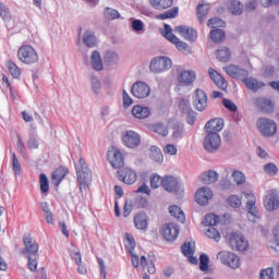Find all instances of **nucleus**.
<instances>
[{"instance_id": "ddd939ff", "label": "nucleus", "mask_w": 279, "mask_h": 279, "mask_svg": "<svg viewBox=\"0 0 279 279\" xmlns=\"http://www.w3.org/2000/svg\"><path fill=\"white\" fill-rule=\"evenodd\" d=\"M122 141L125 147H129V149H135V147L141 145V135L134 131H126L122 136Z\"/></svg>"}, {"instance_id": "4d7b16f0", "label": "nucleus", "mask_w": 279, "mask_h": 279, "mask_svg": "<svg viewBox=\"0 0 279 279\" xmlns=\"http://www.w3.org/2000/svg\"><path fill=\"white\" fill-rule=\"evenodd\" d=\"M264 171L267 175H276L278 173V166L274 162L266 163L264 166Z\"/></svg>"}, {"instance_id": "09e8293b", "label": "nucleus", "mask_w": 279, "mask_h": 279, "mask_svg": "<svg viewBox=\"0 0 279 279\" xmlns=\"http://www.w3.org/2000/svg\"><path fill=\"white\" fill-rule=\"evenodd\" d=\"M12 169L15 175H21L22 173L21 161H19V158L16 157V153L12 154Z\"/></svg>"}, {"instance_id": "5fc2aeb1", "label": "nucleus", "mask_w": 279, "mask_h": 279, "mask_svg": "<svg viewBox=\"0 0 279 279\" xmlns=\"http://www.w3.org/2000/svg\"><path fill=\"white\" fill-rule=\"evenodd\" d=\"M179 110H181L183 114H186L187 112L193 111V109H191V102L189 101V99L186 98L181 99V101L179 102Z\"/></svg>"}, {"instance_id": "49530a36", "label": "nucleus", "mask_w": 279, "mask_h": 279, "mask_svg": "<svg viewBox=\"0 0 279 279\" xmlns=\"http://www.w3.org/2000/svg\"><path fill=\"white\" fill-rule=\"evenodd\" d=\"M238 186L245 184V174L241 170H234L231 174Z\"/></svg>"}, {"instance_id": "4be33fe9", "label": "nucleus", "mask_w": 279, "mask_h": 279, "mask_svg": "<svg viewBox=\"0 0 279 279\" xmlns=\"http://www.w3.org/2000/svg\"><path fill=\"white\" fill-rule=\"evenodd\" d=\"M207 134H219L223 130V119H213L205 124Z\"/></svg>"}, {"instance_id": "864d4df0", "label": "nucleus", "mask_w": 279, "mask_h": 279, "mask_svg": "<svg viewBox=\"0 0 279 279\" xmlns=\"http://www.w3.org/2000/svg\"><path fill=\"white\" fill-rule=\"evenodd\" d=\"M105 62L108 64H117V62H119V54L113 51H107L105 54Z\"/></svg>"}, {"instance_id": "c03bdc74", "label": "nucleus", "mask_w": 279, "mask_h": 279, "mask_svg": "<svg viewBox=\"0 0 279 279\" xmlns=\"http://www.w3.org/2000/svg\"><path fill=\"white\" fill-rule=\"evenodd\" d=\"M39 184L41 193H49V179L47 178V174H39Z\"/></svg>"}, {"instance_id": "603ef678", "label": "nucleus", "mask_w": 279, "mask_h": 279, "mask_svg": "<svg viewBox=\"0 0 279 279\" xmlns=\"http://www.w3.org/2000/svg\"><path fill=\"white\" fill-rule=\"evenodd\" d=\"M226 25V22L219 17H213L209 19L207 22V26L211 27L213 29H217V27H223Z\"/></svg>"}, {"instance_id": "de8ad7c7", "label": "nucleus", "mask_w": 279, "mask_h": 279, "mask_svg": "<svg viewBox=\"0 0 279 279\" xmlns=\"http://www.w3.org/2000/svg\"><path fill=\"white\" fill-rule=\"evenodd\" d=\"M131 27L136 34H143L145 32V23L141 20H132Z\"/></svg>"}, {"instance_id": "2eb2a0df", "label": "nucleus", "mask_w": 279, "mask_h": 279, "mask_svg": "<svg viewBox=\"0 0 279 279\" xmlns=\"http://www.w3.org/2000/svg\"><path fill=\"white\" fill-rule=\"evenodd\" d=\"M223 69L226 71L227 75H229L230 77H233V80H242L243 81L245 77H247V75H250L247 70L242 69L239 65L230 64Z\"/></svg>"}, {"instance_id": "8fccbe9b", "label": "nucleus", "mask_w": 279, "mask_h": 279, "mask_svg": "<svg viewBox=\"0 0 279 279\" xmlns=\"http://www.w3.org/2000/svg\"><path fill=\"white\" fill-rule=\"evenodd\" d=\"M178 12H179L178 7H174L172 9H169L165 13L160 14L159 19H161V21H165L167 19H175V16H178Z\"/></svg>"}, {"instance_id": "7ed1b4c3", "label": "nucleus", "mask_w": 279, "mask_h": 279, "mask_svg": "<svg viewBox=\"0 0 279 279\" xmlns=\"http://www.w3.org/2000/svg\"><path fill=\"white\" fill-rule=\"evenodd\" d=\"M165 38L175 45L178 51H182L183 53H191V46L184 41H180V38L173 34V28L171 25L165 24Z\"/></svg>"}, {"instance_id": "2f4dec72", "label": "nucleus", "mask_w": 279, "mask_h": 279, "mask_svg": "<svg viewBox=\"0 0 279 279\" xmlns=\"http://www.w3.org/2000/svg\"><path fill=\"white\" fill-rule=\"evenodd\" d=\"M134 225L137 230H147V215L140 213L134 217Z\"/></svg>"}, {"instance_id": "79ce46f5", "label": "nucleus", "mask_w": 279, "mask_h": 279, "mask_svg": "<svg viewBox=\"0 0 279 279\" xmlns=\"http://www.w3.org/2000/svg\"><path fill=\"white\" fill-rule=\"evenodd\" d=\"M90 88L95 95H99L101 93V81L99 80V77H90Z\"/></svg>"}, {"instance_id": "c756f323", "label": "nucleus", "mask_w": 279, "mask_h": 279, "mask_svg": "<svg viewBox=\"0 0 279 279\" xmlns=\"http://www.w3.org/2000/svg\"><path fill=\"white\" fill-rule=\"evenodd\" d=\"M209 36L213 43H216L217 45H219L223 40H226V31L221 28H214L213 31H210Z\"/></svg>"}, {"instance_id": "423d86ee", "label": "nucleus", "mask_w": 279, "mask_h": 279, "mask_svg": "<svg viewBox=\"0 0 279 279\" xmlns=\"http://www.w3.org/2000/svg\"><path fill=\"white\" fill-rule=\"evenodd\" d=\"M257 129L259 130L263 136H267L268 138L274 136L276 132H278V126L274 120L267 118H259L256 123Z\"/></svg>"}, {"instance_id": "4c0bfd02", "label": "nucleus", "mask_w": 279, "mask_h": 279, "mask_svg": "<svg viewBox=\"0 0 279 279\" xmlns=\"http://www.w3.org/2000/svg\"><path fill=\"white\" fill-rule=\"evenodd\" d=\"M181 250L183 255L190 258V263H197V259L193 258V254H195V251H193V246H191V242H185L181 246Z\"/></svg>"}, {"instance_id": "7c9ffc66", "label": "nucleus", "mask_w": 279, "mask_h": 279, "mask_svg": "<svg viewBox=\"0 0 279 279\" xmlns=\"http://www.w3.org/2000/svg\"><path fill=\"white\" fill-rule=\"evenodd\" d=\"M169 213H170L171 217H174L181 223H184V221H186V216L184 215V211L182 210V208H180L179 206H177V205L170 206Z\"/></svg>"}, {"instance_id": "a19ab883", "label": "nucleus", "mask_w": 279, "mask_h": 279, "mask_svg": "<svg viewBox=\"0 0 279 279\" xmlns=\"http://www.w3.org/2000/svg\"><path fill=\"white\" fill-rule=\"evenodd\" d=\"M203 223L205 226H208L209 228H215V226H217V223H219V216H217L215 214H208L205 216Z\"/></svg>"}, {"instance_id": "b1692460", "label": "nucleus", "mask_w": 279, "mask_h": 279, "mask_svg": "<svg viewBox=\"0 0 279 279\" xmlns=\"http://www.w3.org/2000/svg\"><path fill=\"white\" fill-rule=\"evenodd\" d=\"M69 170L64 167H59L57 170L52 172L51 180L54 186H60V183L66 178Z\"/></svg>"}, {"instance_id": "338daca9", "label": "nucleus", "mask_w": 279, "mask_h": 279, "mask_svg": "<svg viewBox=\"0 0 279 279\" xmlns=\"http://www.w3.org/2000/svg\"><path fill=\"white\" fill-rule=\"evenodd\" d=\"M155 132H157V134H160L161 136L169 135V130H167V126H165V124H157L155 126Z\"/></svg>"}, {"instance_id": "cd10ccee", "label": "nucleus", "mask_w": 279, "mask_h": 279, "mask_svg": "<svg viewBox=\"0 0 279 279\" xmlns=\"http://www.w3.org/2000/svg\"><path fill=\"white\" fill-rule=\"evenodd\" d=\"M92 68L94 71H104V61L99 51L94 50L90 56Z\"/></svg>"}, {"instance_id": "f8f14e48", "label": "nucleus", "mask_w": 279, "mask_h": 279, "mask_svg": "<svg viewBox=\"0 0 279 279\" xmlns=\"http://www.w3.org/2000/svg\"><path fill=\"white\" fill-rule=\"evenodd\" d=\"M193 106L198 112H204L208 108V95L201 88H197L193 96Z\"/></svg>"}, {"instance_id": "393cba45", "label": "nucleus", "mask_w": 279, "mask_h": 279, "mask_svg": "<svg viewBox=\"0 0 279 279\" xmlns=\"http://www.w3.org/2000/svg\"><path fill=\"white\" fill-rule=\"evenodd\" d=\"M208 74L215 84L221 88V90H226V88H228V82H226L221 74H219V72H217L215 69H209Z\"/></svg>"}, {"instance_id": "bf43d9fd", "label": "nucleus", "mask_w": 279, "mask_h": 279, "mask_svg": "<svg viewBox=\"0 0 279 279\" xmlns=\"http://www.w3.org/2000/svg\"><path fill=\"white\" fill-rule=\"evenodd\" d=\"M126 244L125 247L129 250V253L132 254V250L136 247V241H134V236L130 233H125Z\"/></svg>"}, {"instance_id": "a211bd4d", "label": "nucleus", "mask_w": 279, "mask_h": 279, "mask_svg": "<svg viewBox=\"0 0 279 279\" xmlns=\"http://www.w3.org/2000/svg\"><path fill=\"white\" fill-rule=\"evenodd\" d=\"M162 234L166 241H175L180 234V228L173 222L163 225Z\"/></svg>"}, {"instance_id": "72a5a7b5", "label": "nucleus", "mask_w": 279, "mask_h": 279, "mask_svg": "<svg viewBox=\"0 0 279 279\" xmlns=\"http://www.w3.org/2000/svg\"><path fill=\"white\" fill-rule=\"evenodd\" d=\"M149 3L155 10H167L173 5V0H149Z\"/></svg>"}, {"instance_id": "69168bd1", "label": "nucleus", "mask_w": 279, "mask_h": 279, "mask_svg": "<svg viewBox=\"0 0 279 279\" xmlns=\"http://www.w3.org/2000/svg\"><path fill=\"white\" fill-rule=\"evenodd\" d=\"M260 279H274V268L268 267L260 270Z\"/></svg>"}, {"instance_id": "a18cd8bd", "label": "nucleus", "mask_w": 279, "mask_h": 279, "mask_svg": "<svg viewBox=\"0 0 279 279\" xmlns=\"http://www.w3.org/2000/svg\"><path fill=\"white\" fill-rule=\"evenodd\" d=\"M105 17L108 19V21H114L117 19H121V14L116 9L106 8Z\"/></svg>"}, {"instance_id": "f3484780", "label": "nucleus", "mask_w": 279, "mask_h": 279, "mask_svg": "<svg viewBox=\"0 0 279 279\" xmlns=\"http://www.w3.org/2000/svg\"><path fill=\"white\" fill-rule=\"evenodd\" d=\"M174 32L190 43H195V40H197V31H194L193 27L180 25L174 27Z\"/></svg>"}, {"instance_id": "6e6552de", "label": "nucleus", "mask_w": 279, "mask_h": 279, "mask_svg": "<svg viewBox=\"0 0 279 279\" xmlns=\"http://www.w3.org/2000/svg\"><path fill=\"white\" fill-rule=\"evenodd\" d=\"M24 248L22 250L23 256L25 258L34 256V258H38V244L34 239H32V235L26 234L23 238Z\"/></svg>"}, {"instance_id": "20e7f679", "label": "nucleus", "mask_w": 279, "mask_h": 279, "mask_svg": "<svg viewBox=\"0 0 279 279\" xmlns=\"http://www.w3.org/2000/svg\"><path fill=\"white\" fill-rule=\"evenodd\" d=\"M217 259L220 260L222 265L230 267L231 269H239L241 267V259L236 254L230 251H222L217 254Z\"/></svg>"}, {"instance_id": "a878e982", "label": "nucleus", "mask_w": 279, "mask_h": 279, "mask_svg": "<svg viewBox=\"0 0 279 279\" xmlns=\"http://www.w3.org/2000/svg\"><path fill=\"white\" fill-rule=\"evenodd\" d=\"M199 180L203 184H215L219 180V173L215 170H208L199 175Z\"/></svg>"}, {"instance_id": "774afa93", "label": "nucleus", "mask_w": 279, "mask_h": 279, "mask_svg": "<svg viewBox=\"0 0 279 279\" xmlns=\"http://www.w3.org/2000/svg\"><path fill=\"white\" fill-rule=\"evenodd\" d=\"M182 134H184V126L177 125L173 128V138H181Z\"/></svg>"}, {"instance_id": "e433bc0d", "label": "nucleus", "mask_w": 279, "mask_h": 279, "mask_svg": "<svg viewBox=\"0 0 279 279\" xmlns=\"http://www.w3.org/2000/svg\"><path fill=\"white\" fill-rule=\"evenodd\" d=\"M83 43L86 47L93 48L97 45V37L90 31H86L83 35Z\"/></svg>"}, {"instance_id": "ea45409f", "label": "nucleus", "mask_w": 279, "mask_h": 279, "mask_svg": "<svg viewBox=\"0 0 279 279\" xmlns=\"http://www.w3.org/2000/svg\"><path fill=\"white\" fill-rule=\"evenodd\" d=\"M150 158L151 160H154L155 162H162V160H165L163 156H162V151L160 150V148H158L157 146H151L150 147Z\"/></svg>"}, {"instance_id": "412c9836", "label": "nucleus", "mask_w": 279, "mask_h": 279, "mask_svg": "<svg viewBox=\"0 0 279 279\" xmlns=\"http://www.w3.org/2000/svg\"><path fill=\"white\" fill-rule=\"evenodd\" d=\"M255 106L257 110L264 112V114H271L274 112V102L267 98H257L255 100Z\"/></svg>"}, {"instance_id": "9b49d317", "label": "nucleus", "mask_w": 279, "mask_h": 279, "mask_svg": "<svg viewBox=\"0 0 279 279\" xmlns=\"http://www.w3.org/2000/svg\"><path fill=\"white\" fill-rule=\"evenodd\" d=\"M221 145V136L219 133H207L204 140V147L206 151H209V154H213L219 149Z\"/></svg>"}, {"instance_id": "bb28decb", "label": "nucleus", "mask_w": 279, "mask_h": 279, "mask_svg": "<svg viewBox=\"0 0 279 279\" xmlns=\"http://www.w3.org/2000/svg\"><path fill=\"white\" fill-rule=\"evenodd\" d=\"M132 114L135 119H147V117L151 114V111L149 110V107L137 105L133 107Z\"/></svg>"}, {"instance_id": "c9c22d12", "label": "nucleus", "mask_w": 279, "mask_h": 279, "mask_svg": "<svg viewBox=\"0 0 279 279\" xmlns=\"http://www.w3.org/2000/svg\"><path fill=\"white\" fill-rule=\"evenodd\" d=\"M232 57V52L227 47H222L216 50V58L219 62H229L230 58Z\"/></svg>"}, {"instance_id": "4468645a", "label": "nucleus", "mask_w": 279, "mask_h": 279, "mask_svg": "<svg viewBox=\"0 0 279 279\" xmlns=\"http://www.w3.org/2000/svg\"><path fill=\"white\" fill-rule=\"evenodd\" d=\"M213 190L208 186H203L197 190L195 193V201L199 204V206H206L210 199H213Z\"/></svg>"}, {"instance_id": "680f3d73", "label": "nucleus", "mask_w": 279, "mask_h": 279, "mask_svg": "<svg viewBox=\"0 0 279 279\" xmlns=\"http://www.w3.org/2000/svg\"><path fill=\"white\" fill-rule=\"evenodd\" d=\"M199 269L201 271H208V263H209V258H208V255L206 254H203L201 255L199 257Z\"/></svg>"}, {"instance_id": "0e129e2a", "label": "nucleus", "mask_w": 279, "mask_h": 279, "mask_svg": "<svg viewBox=\"0 0 279 279\" xmlns=\"http://www.w3.org/2000/svg\"><path fill=\"white\" fill-rule=\"evenodd\" d=\"M26 258L28 260V269L31 271H36V269H38V257L31 256Z\"/></svg>"}, {"instance_id": "aec40b11", "label": "nucleus", "mask_w": 279, "mask_h": 279, "mask_svg": "<svg viewBox=\"0 0 279 279\" xmlns=\"http://www.w3.org/2000/svg\"><path fill=\"white\" fill-rule=\"evenodd\" d=\"M118 175L124 184H134V182H136V172L130 168L118 170Z\"/></svg>"}, {"instance_id": "1a4fd4ad", "label": "nucleus", "mask_w": 279, "mask_h": 279, "mask_svg": "<svg viewBox=\"0 0 279 279\" xmlns=\"http://www.w3.org/2000/svg\"><path fill=\"white\" fill-rule=\"evenodd\" d=\"M107 158L113 169H121L125 165V159L123 158V153L117 147H111L108 150Z\"/></svg>"}, {"instance_id": "0eeeda50", "label": "nucleus", "mask_w": 279, "mask_h": 279, "mask_svg": "<svg viewBox=\"0 0 279 279\" xmlns=\"http://www.w3.org/2000/svg\"><path fill=\"white\" fill-rule=\"evenodd\" d=\"M171 66H173L171 59L167 57H157L151 60L149 69L151 73H162L163 71H169Z\"/></svg>"}, {"instance_id": "5701e85b", "label": "nucleus", "mask_w": 279, "mask_h": 279, "mask_svg": "<svg viewBox=\"0 0 279 279\" xmlns=\"http://www.w3.org/2000/svg\"><path fill=\"white\" fill-rule=\"evenodd\" d=\"M163 189L168 193H178V179H175L173 175H166L163 178Z\"/></svg>"}, {"instance_id": "9d476101", "label": "nucleus", "mask_w": 279, "mask_h": 279, "mask_svg": "<svg viewBox=\"0 0 279 279\" xmlns=\"http://www.w3.org/2000/svg\"><path fill=\"white\" fill-rule=\"evenodd\" d=\"M131 93L133 97H136V99H147L151 94V88H149L147 83L138 81L132 85Z\"/></svg>"}, {"instance_id": "58836bf2", "label": "nucleus", "mask_w": 279, "mask_h": 279, "mask_svg": "<svg viewBox=\"0 0 279 279\" xmlns=\"http://www.w3.org/2000/svg\"><path fill=\"white\" fill-rule=\"evenodd\" d=\"M7 68L12 77H14V80H19V77H21V69L19 68V65H16V63H14L13 61H8Z\"/></svg>"}, {"instance_id": "6e6d98bb", "label": "nucleus", "mask_w": 279, "mask_h": 279, "mask_svg": "<svg viewBox=\"0 0 279 279\" xmlns=\"http://www.w3.org/2000/svg\"><path fill=\"white\" fill-rule=\"evenodd\" d=\"M0 16H1V19H3V21H11V19H12L10 9L3 3H0Z\"/></svg>"}, {"instance_id": "473e14b6", "label": "nucleus", "mask_w": 279, "mask_h": 279, "mask_svg": "<svg viewBox=\"0 0 279 279\" xmlns=\"http://www.w3.org/2000/svg\"><path fill=\"white\" fill-rule=\"evenodd\" d=\"M208 10H210V4H198L196 9V14L201 25H204V21H206V14H208Z\"/></svg>"}, {"instance_id": "6ab92c4d", "label": "nucleus", "mask_w": 279, "mask_h": 279, "mask_svg": "<svg viewBox=\"0 0 279 279\" xmlns=\"http://www.w3.org/2000/svg\"><path fill=\"white\" fill-rule=\"evenodd\" d=\"M264 206L266 210H278L279 208V197L276 191H271L264 199Z\"/></svg>"}, {"instance_id": "dca6fc26", "label": "nucleus", "mask_w": 279, "mask_h": 279, "mask_svg": "<svg viewBox=\"0 0 279 279\" xmlns=\"http://www.w3.org/2000/svg\"><path fill=\"white\" fill-rule=\"evenodd\" d=\"M196 77H197V74H195V71H192V70L179 71L177 82H179L181 86H191V84L195 82Z\"/></svg>"}, {"instance_id": "052dcab7", "label": "nucleus", "mask_w": 279, "mask_h": 279, "mask_svg": "<svg viewBox=\"0 0 279 279\" xmlns=\"http://www.w3.org/2000/svg\"><path fill=\"white\" fill-rule=\"evenodd\" d=\"M228 204L231 206V208H240L242 201L238 195H231L228 198Z\"/></svg>"}, {"instance_id": "37998d69", "label": "nucleus", "mask_w": 279, "mask_h": 279, "mask_svg": "<svg viewBox=\"0 0 279 279\" xmlns=\"http://www.w3.org/2000/svg\"><path fill=\"white\" fill-rule=\"evenodd\" d=\"M205 234H206V236H208V239H214V241H216V243H219V241H221V234L215 227H209L206 230Z\"/></svg>"}, {"instance_id": "c85d7f7f", "label": "nucleus", "mask_w": 279, "mask_h": 279, "mask_svg": "<svg viewBox=\"0 0 279 279\" xmlns=\"http://www.w3.org/2000/svg\"><path fill=\"white\" fill-rule=\"evenodd\" d=\"M242 82L245 84L246 88L253 90L254 93H256V90H260V88L265 86L263 82H258V80L254 77H245Z\"/></svg>"}, {"instance_id": "3c124183", "label": "nucleus", "mask_w": 279, "mask_h": 279, "mask_svg": "<svg viewBox=\"0 0 279 279\" xmlns=\"http://www.w3.org/2000/svg\"><path fill=\"white\" fill-rule=\"evenodd\" d=\"M150 186L151 189H159L160 186L165 187V179L158 174L153 175L150 179Z\"/></svg>"}, {"instance_id": "e2e57ef3", "label": "nucleus", "mask_w": 279, "mask_h": 279, "mask_svg": "<svg viewBox=\"0 0 279 279\" xmlns=\"http://www.w3.org/2000/svg\"><path fill=\"white\" fill-rule=\"evenodd\" d=\"M222 105L225 108H227V110H230V112H236L238 110L236 105L228 98H223Z\"/></svg>"}, {"instance_id": "f257e3e1", "label": "nucleus", "mask_w": 279, "mask_h": 279, "mask_svg": "<svg viewBox=\"0 0 279 279\" xmlns=\"http://www.w3.org/2000/svg\"><path fill=\"white\" fill-rule=\"evenodd\" d=\"M77 181L80 183V190L86 191L88 184H90V180H93V173L84 158L78 159V165L76 166Z\"/></svg>"}, {"instance_id": "f03ea898", "label": "nucleus", "mask_w": 279, "mask_h": 279, "mask_svg": "<svg viewBox=\"0 0 279 279\" xmlns=\"http://www.w3.org/2000/svg\"><path fill=\"white\" fill-rule=\"evenodd\" d=\"M17 59L23 64H36L38 62V52L34 47L29 45H24L17 50Z\"/></svg>"}, {"instance_id": "39448f33", "label": "nucleus", "mask_w": 279, "mask_h": 279, "mask_svg": "<svg viewBox=\"0 0 279 279\" xmlns=\"http://www.w3.org/2000/svg\"><path fill=\"white\" fill-rule=\"evenodd\" d=\"M227 239L230 247L236 252H246V250L250 247V243L241 233H229Z\"/></svg>"}, {"instance_id": "13d9d810", "label": "nucleus", "mask_w": 279, "mask_h": 279, "mask_svg": "<svg viewBox=\"0 0 279 279\" xmlns=\"http://www.w3.org/2000/svg\"><path fill=\"white\" fill-rule=\"evenodd\" d=\"M40 142L38 141V136L29 135L27 140V147L28 149H38Z\"/></svg>"}, {"instance_id": "f704fd0d", "label": "nucleus", "mask_w": 279, "mask_h": 279, "mask_svg": "<svg viewBox=\"0 0 279 279\" xmlns=\"http://www.w3.org/2000/svg\"><path fill=\"white\" fill-rule=\"evenodd\" d=\"M229 10L234 16H241L243 14V4L239 0H230Z\"/></svg>"}]
</instances>
